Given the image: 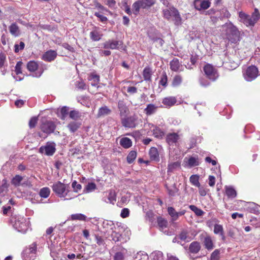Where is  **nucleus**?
Masks as SVG:
<instances>
[{
	"label": "nucleus",
	"instance_id": "nucleus-9",
	"mask_svg": "<svg viewBox=\"0 0 260 260\" xmlns=\"http://www.w3.org/2000/svg\"><path fill=\"white\" fill-rule=\"evenodd\" d=\"M55 144L54 143L48 142L45 146H41L39 152L48 156L52 155L55 151Z\"/></svg>",
	"mask_w": 260,
	"mask_h": 260
},
{
	"label": "nucleus",
	"instance_id": "nucleus-6",
	"mask_svg": "<svg viewBox=\"0 0 260 260\" xmlns=\"http://www.w3.org/2000/svg\"><path fill=\"white\" fill-rule=\"evenodd\" d=\"M258 72V69L256 67L254 66H249L243 72V76L246 81H251L257 77Z\"/></svg>",
	"mask_w": 260,
	"mask_h": 260
},
{
	"label": "nucleus",
	"instance_id": "nucleus-61",
	"mask_svg": "<svg viewBox=\"0 0 260 260\" xmlns=\"http://www.w3.org/2000/svg\"><path fill=\"white\" fill-rule=\"evenodd\" d=\"M129 211L127 208H124L121 210L120 215L122 218H126L129 216Z\"/></svg>",
	"mask_w": 260,
	"mask_h": 260
},
{
	"label": "nucleus",
	"instance_id": "nucleus-18",
	"mask_svg": "<svg viewBox=\"0 0 260 260\" xmlns=\"http://www.w3.org/2000/svg\"><path fill=\"white\" fill-rule=\"evenodd\" d=\"M88 80L91 81V84L92 86L98 87V85L100 82V76L95 72H92L89 74Z\"/></svg>",
	"mask_w": 260,
	"mask_h": 260
},
{
	"label": "nucleus",
	"instance_id": "nucleus-34",
	"mask_svg": "<svg viewBox=\"0 0 260 260\" xmlns=\"http://www.w3.org/2000/svg\"><path fill=\"white\" fill-rule=\"evenodd\" d=\"M87 217L81 213H77L72 214L71 216V219L72 220H80V221H85Z\"/></svg>",
	"mask_w": 260,
	"mask_h": 260
},
{
	"label": "nucleus",
	"instance_id": "nucleus-43",
	"mask_svg": "<svg viewBox=\"0 0 260 260\" xmlns=\"http://www.w3.org/2000/svg\"><path fill=\"white\" fill-rule=\"evenodd\" d=\"M8 187V184L6 179H3L2 181V185L0 186V194L4 195V192H6Z\"/></svg>",
	"mask_w": 260,
	"mask_h": 260
},
{
	"label": "nucleus",
	"instance_id": "nucleus-45",
	"mask_svg": "<svg viewBox=\"0 0 260 260\" xmlns=\"http://www.w3.org/2000/svg\"><path fill=\"white\" fill-rule=\"evenodd\" d=\"M168 212L171 216L173 220H176L177 219V212L175 211L174 208L172 207H168Z\"/></svg>",
	"mask_w": 260,
	"mask_h": 260
},
{
	"label": "nucleus",
	"instance_id": "nucleus-33",
	"mask_svg": "<svg viewBox=\"0 0 260 260\" xmlns=\"http://www.w3.org/2000/svg\"><path fill=\"white\" fill-rule=\"evenodd\" d=\"M157 224L161 231H163L167 227L168 221L167 220L162 218V217L157 218Z\"/></svg>",
	"mask_w": 260,
	"mask_h": 260
},
{
	"label": "nucleus",
	"instance_id": "nucleus-42",
	"mask_svg": "<svg viewBox=\"0 0 260 260\" xmlns=\"http://www.w3.org/2000/svg\"><path fill=\"white\" fill-rule=\"evenodd\" d=\"M223 228L222 225L219 224H215L214 226V233L215 234H218L222 235L223 234Z\"/></svg>",
	"mask_w": 260,
	"mask_h": 260
},
{
	"label": "nucleus",
	"instance_id": "nucleus-57",
	"mask_svg": "<svg viewBox=\"0 0 260 260\" xmlns=\"http://www.w3.org/2000/svg\"><path fill=\"white\" fill-rule=\"evenodd\" d=\"M22 62L21 61H18L17 63H16V65L15 66V72L16 73V74H21L22 73V71H21V66H22Z\"/></svg>",
	"mask_w": 260,
	"mask_h": 260
},
{
	"label": "nucleus",
	"instance_id": "nucleus-48",
	"mask_svg": "<svg viewBox=\"0 0 260 260\" xmlns=\"http://www.w3.org/2000/svg\"><path fill=\"white\" fill-rule=\"evenodd\" d=\"M70 117L75 120H77L80 118L81 115L79 111L76 110L71 111L69 113Z\"/></svg>",
	"mask_w": 260,
	"mask_h": 260
},
{
	"label": "nucleus",
	"instance_id": "nucleus-53",
	"mask_svg": "<svg viewBox=\"0 0 260 260\" xmlns=\"http://www.w3.org/2000/svg\"><path fill=\"white\" fill-rule=\"evenodd\" d=\"M180 167V163L178 162H175L172 164H170L168 165V172H172L173 170L177 168Z\"/></svg>",
	"mask_w": 260,
	"mask_h": 260
},
{
	"label": "nucleus",
	"instance_id": "nucleus-7",
	"mask_svg": "<svg viewBox=\"0 0 260 260\" xmlns=\"http://www.w3.org/2000/svg\"><path fill=\"white\" fill-rule=\"evenodd\" d=\"M222 28L223 30H225V34L229 39H230L231 36L235 38H237L239 36V31L236 27L231 23H226L222 26Z\"/></svg>",
	"mask_w": 260,
	"mask_h": 260
},
{
	"label": "nucleus",
	"instance_id": "nucleus-46",
	"mask_svg": "<svg viewBox=\"0 0 260 260\" xmlns=\"http://www.w3.org/2000/svg\"><path fill=\"white\" fill-rule=\"evenodd\" d=\"M137 153L135 151H131L127 156V161L128 164H132L136 159Z\"/></svg>",
	"mask_w": 260,
	"mask_h": 260
},
{
	"label": "nucleus",
	"instance_id": "nucleus-23",
	"mask_svg": "<svg viewBox=\"0 0 260 260\" xmlns=\"http://www.w3.org/2000/svg\"><path fill=\"white\" fill-rule=\"evenodd\" d=\"M157 107L154 104H148L144 109V112L147 115H151L156 111Z\"/></svg>",
	"mask_w": 260,
	"mask_h": 260
},
{
	"label": "nucleus",
	"instance_id": "nucleus-51",
	"mask_svg": "<svg viewBox=\"0 0 260 260\" xmlns=\"http://www.w3.org/2000/svg\"><path fill=\"white\" fill-rule=\"evenodd\" d=\"M220 250L215 249L211 254L210 260H219Z\"/></svg>",
	"mask_w": 260,
	"mask_h": 260
},
{
	"label": "nucleus",
	"instance_id": "nucleus-30",
	"mask_svg": "<svg viewBox=\"0 0 260 260\" xmlns=\"http://www.w3.org/2000/svg\"><path fill=\"white\" fill-rule=\"evenodd\" d=\"M140 2L141 5V8L145 9L149 8L153 5L155 3V0H140Z\"/></svg>",
	"mask_w": 260,
	"mask_h": 260
},
{
	"label": "nucleus",
	"instance_id": "nucleus-64",
	"mask_svg": "<svg viewBox=\"0 0 260 260\" xmlns=\"http://www.w3.org/2000/svg\"><path fill=\"white\" fill-rule=\"evenodd\" d=\"M123 255L120 252L116 253L114 256V260H123Z\"/></svg>",
	"mask_w": 260,
	"mask_h": 260
},
{
	"label": "nucleus",
	"instance_id": "nucleus-4",
	"mask_svg": "<svg viewBox=\"0 0 260 260\" xmlns=\"http://www.w3.org/2000/svg\"><path fill=\"white\" fill-rule=\"evenodd\" d=\"M11 221L14 228L19 232L25 233L28 228V219L22 216L13 217Z\"/></svg>",
	"mask_w": 260,
	"mask_h": 260
},
{
	"label": "nucleus",
	"instance_id": "nucleus-1",
	"mask_svg": "<svg viewBox=\"0 0 260 260\" xmlns=\"http://www.w3.org/2000/svg\"><path fill=\"white\" fill-rule=\"evenodd\" d=\"M52 188L57 196L64 198V200H71L75 197L73 194V192L70 190V187L68 184L57 181L52 185Z\"/></svg>",
	"mask_w": 260,
	"mask_h": 260
},
{
	"label": "nucleus",
	"instance_id": "nucleus-62",
	"mask_svg": "<svg viewBox=\"0 0 260 260\" xmlns=\"http://www.w3.org/2000/svg\"><path fill=\"white\" fill-rule=\"evenodd\" d=\"M160 84L164 86H166L167 83V76L166 74H164L159 81Z\"/></svg>",
	"mask_w": 260,
	"mask_h": 260
},
{
	"label": "nucleus",
	"instance_id": "nucleus-29",
	"mask_svg": "<svg viewBox=\"0 0 260 260\" xmlns=\"http://www.w3.org/2000/svg\"><path fill=\"white\" fill-rule=\"evenodd\" d=\"M69 113V108L64 106L62 107L58 112V115L62 120H64Z\"/></svg>",
	"mask_w": 260,
	"mask_h": 260
},
{
	"label": "nucleus",
	"instance_id": "nucleus-26",
	"mask_svg": "<svg viewBox=\"0 0 260 260\" xmlns=\"http://www.w3.org/2000/svg\"><path fill=\"white\" fill-rule=\"evenodd\" d=\"M201 248L200 244L198 242H192L189 247V249L190 252L193 253H198Z\"/></svg>",
	"mask_w": 260,
	"mask_h": 260
},
{
	"label": "nucleus",
	"instance_id": "nucleus-15",
	"mask_svg": "<svg viewBox=\"0 0 260 260\" xmlns=\"http://www.w3.org/2000/svg\"><path fill=\"white\" fill-rule=\"evenodd\" d=\"M118 108L121 117H125L128 113V108L123 101H119L118 103Z\"/></svg>",
	"mask_w": 260,
	"mask_h": 260
},
{
	"label": "nucleus",
	"instance_id": "nucleus-50",
	"mask_svg": "<svg viewBox=\"0 0 260 260\" xmlns=\"http://www.w3.org/2000/svg\"><path fill=\"white\" fill-rule=\"evenodd\" d=\"M182 79L180 75H176L174 77L172 84L174 86H179L182 82Z\"/></svg>",
	"mask_w": 260,
	"mask_h": 260
},
{
	"label": "nucleus",
	"instance_id": "nucleus-3",
	"mask_svg": "<svg viewBox=\"0 0 260 260\" xmlns=\"http://www.w3.org/2000/svg\"><path fill=\"white\" fill-rule=\"evenodd\" d=\"M162 14L164 18L168 20L172 19L175 24L178 25L181 23V16L175 7L172 6L162 9Z\"/></svg>",
	"mask_w": 260,
	"mask_h": 260
},
{
	"label": "nucleus",
	"instance_id": "nucleus-12",
	"mask_svg": "<svg viewBox=\"0 0 260 260\" xmlns=\"http://www.w3.org/2000/svg\"><path fill=\"white\" fill-rule=\"evenodd\" d=\"M211 3L207 0H195L194 6L198 10H206L210 6Z\"/></svg>",
	"mask_w": 260,
	"mask_h": 260
},
{
	"label": "nucleus",
	"instance_id": "nucleus-32",
	"mask_svg": "<svg viewBox=\"0 0 260 260\" xmlns=\"http://www.w3.org/2000/svg\"><path fill=\"white\" fill-rule=\"evenodd\" d=\"M178 238L182 241L185 242L190 241L193 238L189 236L188 233L185 231H182L178 236Z\"/></svg>",
	"mask_w": 260,
	"mask_h": 260
},
{
	"label": "nucleus",
	"instance_id": "nucleus-19",
	"mask_svg": "<svg viewBox=\"0 0 260 260\" xmlns=\"http://www.w3.org/2000/svg\"><path fill=\"white\" fill-rule=\"evenodd\" d=\"M10 34L14 37H18L20 34L19 26L16 23H12L9 26Z\"/></svg>",
	"mask_w": 260,
	"mask_h": 260
},
{
	"label": "nucleus",
	"instance_id": "nucleus-8",
	"mask_svg": "<svg viewBox=\"0 0 260 260\" xmlns=\"http://www.w3.org/2000/svg\"><path fill=\"white\" fill-rule=\"evenodd\" d=\"M204 71L206 76L210 80L215 81L218 77L216 69L210 64H207L204 67Z\"/></svg>",
	"mask_w": 260,
	"mask_h": 260
},
{
	"label": "nucleus",
	"instance_id": "nucleus-24",
	"mask_svg": "<svg viewBox=\"0 0 260 260\" xmlns=\"http://www.w3.org/2000/svg\"><path fill=\"white\" fill-rule=\"evenodd\" d=\"M204 244L205 248L208 250H212L214 248V244L210 236H206L204 240Z\"/></svg>",
	"mask_w": 260,
	"mask_h": 260
},
{
	"label": "nucleus",
	"instance_id": "nucleus-60",
	"mask_svg": "<svg viewBox=\"0 0 260 260\" xmlns=\"http://www.w3.org/2000/svg\"><path fill=\"white\" fill-rule=\"evenodd\" d=\"M108 200L110 203L114 204V202L116 201V197L114 193L111 191L109 193Z\"/></svg>",
	"mask_w": 260,
	"mask_h": 260
},
{
	"label": "nucleus",
	"instance_id": "nucleus-59",
	"mask_svg": "<svg viewBox=\"0 0 260 260\" xmlns=\"http://www.w3.org/2000/svg\"><path fill=\"white\" fill-rule=\"evenodd\" d=\"M126 91L129 94H133L137 92V88L134 86H128Z\"/></svg>",
	"mask_w": 260,
	"mask_h": 260
},
{
	"label": "nucleus",
	"instance_id": "nucleus-11",
	"mask_svg": "<svg viewBox=\"0 0 260 260\" xmlns=\"http://www.w3.org/2000/svg\"><path fill=\"white\" fill-rule=\"evenodd\" d=\"M122 45V42L113 40H108L103 43V47L105 49H118L119 46Z\"/></svg>",
	"mask_w": 260,
	"mask_h": 260
},
{
	"label": "nucleus",
	"instance_id": "nucleus-36",
	"mask_svg": "<svg viewBox=\"0 0 260 260\" xmlns=\"http://www.w3.org/2000/svg\"><path fill=\"white\" fill-rule=\"evenodd\" d=\"M96 189V185L93 182H89L86 185L84 192L85 193H89L93 191Z\"/></svg>",
	"mask_w": 260,
	"mask_h": 260
},
{
	"label": "nucleus",
	"instance_id": "nucleus-17",
	"mask_svg": "<svg viewBox=\"0 0 260 260\" xmlns=\"http://www.w3.org/2000/svg\"><path fill=\"white\" fill-rule=\"evenodd\" d=\"M57 53L54 50H49L46 52L43 55L42 58L45 61H51L55 59Z\"/></svg>",
	"mask_w": 260,
	"mask_h": 260
},
{
	"label": "nucleus",
	"instance_id": "nucleus-41",
	"mask_svg": "<svg viewBox=\"0 0 260 260\" xmlns=\"http://www.w3.org/2000/svg\"><path fill=\"white\" fill-rule=\"evenodd\" d=\"M50 193V190L48 187H43L41 189L39 194L42 198H47Z\"/></svg>",
	"mask_w": 260,
	"mask_h": 260
},
{
	"label": "nucleus",
	"instance_id": "nucleus-27",
	"mask_svg": "<svg viewBox=\"0 0 260 260\" xmlns=\"http://www.w3.org/2000/svg\"><path fill=\"white\" fill-rule=\"evenodd\" d=\"M225 189L226 195L228 198L233 199L236 197L237 195L236 191L232 186H226Z\"/></svg>",
	"mask_w": 260,
	"mask_h": 260
},
{
	"label": "nucleus",
	"instance_id": "nucleus-25",
	"mask_svg": "<svg viewBox=\"0 0 260 260\" xmlns=\"http://www.w3.org/2000/svg\"><path fill=\"white\" fill-rule=\"evenodd\" d=\"M149 155L151 160L155 161L159 160V154L157 149L156 148L152 147L149 150Z\"/></svg>",
	"mask_w": 260,
	"mask_h": 260
},
{
	"label": "nucleus",
	"instance_id": "nucleus-22",
	"mask_svg": "<svg viewBox=\"0 0 260 260\" xmlns=\"http://www.w3.org/2000/svg\"><path fill=\"white\" fill-rule=\"evenodd\" d=\"M81 125L80 122L72 121L68 124L67 127L71 133H74L78 130Z\"/></svg>",
	"mask_w": 260,
	"mask_h": 260
},
{
	"label": "nucleus",
	"instance_id": "nucleus-13",
	"mask_svg": "<svg viewBox=\"0 0 260 260\" xmlns=\"http://www.w3.org/2000/svg\"><path fill=\"white\" fill-rule=\"evenodd\" d=\"M230 15V13L227 10L222 9L220 11H217L215 13V16H212L211 19L213 22H215L217 18L222 19L224 18H229Z\"/></svg>",
	"mask_w": 260,
	"mask_h": 260
},
{
	"label": "nucleus",
	"instance_id": "nucleus-56",
	"mask_svg": "<svg viewBox=\"0 0 260 260\" xmlns=\"http://www.w3.org/2000/svg\"><path fill=\"white\" fill-rule=\"evenodd\" d=\"M199 188V193L201 196L204 197L206 195L208 190L204 186H201L198 187Z\"/></svg>",
	"mask_w": 260,
	"mask_h": 260
},
{
	"label": "nucleus",
	"instance_id": "nucleus-31",
	"mask_svg": "<svg viewBox=\"0 0 260 260\" xmlns=\"http://www.w3.org/2000/svg\"><path fill=\"white\" fill-rule=\"evenodd\" d=\"M102 36V35L96 30H93L90 32V37L94 41H99Z\"/></svg>",
	"mask_w": 260,
	"mask_h": 260
},
{
	"label": "nucleus",
	"instance_id": "nucleus-5",
	"mask_svg": "<svg viewBox=\"0 0 260 260\" xmlns=\"http://www.w3.org/2000/svg\"><path fill=\"white\" fill-rule=\"evenodd\" d=\"M37 244L35 243L29 245L22 252V257L24 260H33L36 256Z\"/></svg>",
	"mask_w": 260,
	"mask_h": 260
},
{
	"label": "nucleus",
	"instance_id": "nucleus-54",
	"mask_svg": "<svg viewBox=\"0 0 260 260\" xmlns=\"http://www.w3.org/2000/svg\"><path fill=\"white\" fill-rule=\"evenodd\" d=\"M72 187L74 190L75 192H77L79 190H80L81 188V185L80 184H78L77 181H74L73 182L72 184Z\"/></svg>",
	"mask_w": 260,
	"mask_h": 260
},
{
	"label": "nucleus",
	"instance_id": "nucleus-28",
	"mask_svg": "<svg viewBox=\"0 0 260 260\" xmlns=\"http://www.w3.org/2000/svg\"><path fill=\"white\" fill-rule=\"evenodd\" d=\"M120 144L124 148H128L132 145V142L130 139L127 137L120 139Z\"/></svg>",
	"mask_w": 260,
	"mask_h": 260
},
{
	"label": "nucleus",
	"instance_id": "nucleus-58",
	"mask_svg": "<svg viewBox=\"0 0 260 260\" xmlns=\"http://www.w3.org/2000/svg\"><path fill=\"white\" fill-rule=\"evenodd\" d=\"M38 118L36 117H32L29 122V126L30 128H33L36 126Z\"/></svg>",
	"mask_w": 260,
	"mask_h": 260
},
{
	"label": "nucleus",
	"instance_id": "nucleus-63",
	"mask_svg": "<svg viewBox=\"0 0 260 260\" xmlns=\"http://www.w3.org/2000/svg\"><path fill=\"white\" fill-rule=\"evenodd\" d=\"M153 135L156 138H160L164 135V133L158 129L154 130Z\"/></svg>",
	"mask_w": 260,
	"mask_h": 260
},
{
	"label": "nucleus",
	"instance_id": "nucleus-10",
	"mask_svg": "<svg viewBox=\"0 0 260 260\" xmlns=\"http://www.w3.org/2000/svg\"><path fill=\"white\" fill-rule=\"evenodd\" d=\"M55 127L56 126L55 124L51 121H46L43 122L41 125L42 131L47 134L53 133L54 131Z\"/></svg>",
	"mask_w": 260,
	"mask_h": 260
},
{
	"label": "nucleus",
	"instance_id": "nucleus-14",
	"mask_svg": "<svg viewBox=\"0 0 260 260\" xmlns=\"http://www.w3.org/2000/svg\"><path fill=\"white\" fill-rule=\"evenodd\" d=\"M170 69L174 72H181L183 71V67L178 59L175 58L170 62Z\"/></svg>",
	"mask_w": 260,
	"mask_h": 260
},
{
	"label": "nucleus",
	"instance_id": "nucleus-39",
	"mask_svg": "<svg viewBox=\"0 0 260 260\" xmlns=\"http://www.w3.org/2000/svg\"><path fill=\"white\" fill-rule=\"evenodd\" d=\"M23 180V177L19 175H16L15 177H14L12 180L11 183L15 186H19L20 182Z\"/></svg>",
	"mask_w": 260,
	"mask_h": 260
},
{
	"label": "nucleus",
	"instance_id": "nucleus-55",
	"mask_svg": "<svg viewBox=\"0 0 260 260\" xmlns=\"http://www.w3.org/2000/svg\"><path fill=\"white\" fill-rule=\"evenodd\" d=\"M94 15L99 18L100 21L102 22L106 23L108 20V18L106 17L101 15L100 13L95 12Z\"/></svg>",
	"mask_w": 260,
	"mask_h": 260
},
{
	"label": "nucleus",
	"instance_id": "nucleus-2",
	"mask_svg": "<svg viewBox=\"0 0 260 260\" xmlns=\"http://www.w3.org/2000/svg\"><path fill=\"white\" fill-rule=\"evenodd\" d=\"M240 21L243 23L247 26H253L259 19V14L257 9L250 16L242 12L239 13Z\"/></svg>",
	"mask_w": 260,
	"mask_h": 260
},
{
	"label": "nucleus",
	"instance_id": "nucleus-52",
	"mask_svg": "<svg viewBox=\"0 0 260 260\" xmlns=\"http://www.w3.org/2000/svg\"><path fill=\"white\" fill-rule=\"evenodd\" d=\"M25 44L23 42H20L19 44H15L14 46L15 52L16 53L18 52L20 50H22L24 49Z\"/></svg>",
	"mask_w": 260,
	"mask_h": 260
},
{
	"label": "nucleus",
	"instance_id": "nucleus-44",
	"mask_svg": "<svg viewBox=\"0 0 260 260\" xmlns=\"http://www.w3.org/2000/svg\"><path fill=\"white\" fill-rule=\"evenodd\" d=\"M189 209L192 211L197 216H201L204 214V211L201 209L198 208L194 205H190Z\"/></svg>",
	"mask_w": 260,
	"mask_h": 260
},
{
	"label": "nucleus",
	"instance_id": "nucleus-40",
	"mask_svg": "<svg viewBox=\"0 0 260 260\" xmlns=\"http://www.w3.org/2000/svg\"><path fill=\"white\" fill-rule=\"evenodd\" d=\"M111 110L106 106L101 107L98 114V116H104L108 115L110 113Z\"/></svg>",
	"mask_w": 260,
	"mask_h": 260
},
{
	"label": "nucleus",
	"instance_id": "nucleus-21",
	"mask_svg": "<svg viewBox=\"0 0 260 260\" xmlns=\"http://www.w3.org/2000/svg\"><path fill=\"white\" fill-rule=\"evenodd\" d=\"M176 102V98L173 96L165 98L162 100V103L166 107H171L175 105Z\"/></svg>",
	"mask_w": 260,
	"mask_h": 260
},
{
	"label": "nucleus",
	"instance_id": "nucleus-37",
	"mask_svg": "<svg viewBox=\"0 0 260 260\" xmlns=\"http://www.w3.org/2000/svg\"><path fill=\"white\" fill-rule=\"evenodd\" d=\"M190 183L194 186L200 187L199 176L198 175H192L189 178Z\"/></svg>",
	"mask_w": 260,
	"mask_h": 260
},
{
	"label": "nucleus",
	"instance_id": "nucleus-35",
	"mask_svg": "<svg viewBox=\"0 0 260 260\" xmlns=\"http://www.w3.org/2000/svg\"><path fill=\"white\" fill-rule=\"evenodd\" d=\"M152 75V70L150 68H145L143 72V76L144 80L150 81Z\"/></svg>",
	"mask_w": 260,
	"mask_h": 260
},
{
	"label": "nucleus",
	"instance_id": "nucleus-38",
	"mask_svg": "<svg viewBox=\"0 0 260 260\" xmlns=\"http://www.w3.org/2000/svg\"><path fill=\"white\" fill-rule=\"evenodd\" d=\"M38 64L35 61H30L27 64V68L30 72H34L38 69Z\"/></svg>",
	"mask_w": 260,
	"mask_h": 260
},
{
	"label": "nucleus",
	"instance_id": "nucleus-20",
	"mask_svg": "<svg viewBox=\"0 0 260 260\" xmlns=\"http://www.w3.org/2000/svg\"><path fill=\"white\" fill-rule=\"evenodd\" d=\"M179 139V136L176 133H171L167 135V142L169 145L176 143Z\"/></svg>",
	"mask_w": 260,
	"mask_h": 260
},
{
	"label": "nucleus",
	"instance_id": "nucleus-47",
	"mask_svg": "<svg viewBox=\"0 0 260 260\" xmlns=\"http://www.w3.org/2000/svg\"><path fill=\"white\" fill-rule=\"evenodd\" d=\"M141 8V5L140 2V1H138L136 2H135L133 5V9L134 14H135L136 15H138L140 9Z\"/></svg>",
	"mask_w": 260,
	"mask_h": 260
},
{
	"label": "nucleus",
	"instance_id": "nucleus-49",
	"mask_svg": "<svg viewBox=\"0 0 260 260\" xmlns=\"http://www.w3.org/2000/svg\"><path fill=\"white\" fill-rule=\"evenodd\" d=\"M188 165L190 167L199 165V161L197 158L191 157L188 160Z\"/></svg>",
	"mask_w": 260,
	"mask_h": 260
},
{
	"label": "nucleus",
	"instance_id": "nucleus-16",
	"mask_svg": "<svg viewBox=\"0 0 260 260\" xmlns=\"http://www.w3.org/2000/svg\"><path fill=\"white\" fill-rule=\"evenodd\" d=\"M136 118L135 116H131L122 119V124L126 127H134L136 126Z\"/></svg>",
	"mask_w": 260,
	"mask_h": 260
}]
</instances>
